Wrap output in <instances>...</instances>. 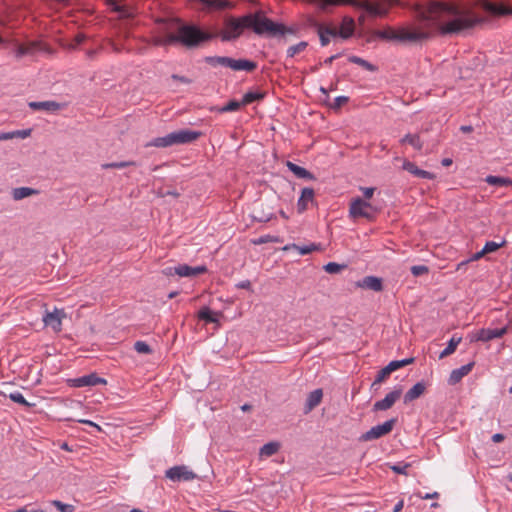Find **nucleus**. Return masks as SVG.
Returning a JSON list of instances; mask_svg holds the SVG:
<instances>
[{
  "mask_svg": "<svg viewBox=\"0 0 512 512\" xmlns=\"http://www.w3.org/2000/svg\"><path fill=\"white\" fill-rule=\"evenodd\" d=\"M414 14L420 29L395 30L387 27L375 30L374 37L387 41L416 43L430 38L433 31H439L441 35L459 34L482 22V19L471 11L445 1L433 0L426 4H417Z\"/></svg>",
  "mask_w": 512,
  "mask_h": 512,
  "instance_id": "nucleus-1",
  "label": "nucleus"
},
{
  "mask_svg": "<svg viewBox=\"0 0 512 512\" xmlns=\"http://www.w3.org/2000/svg\"><path fill=\"white\" fill-rule=\"evenodd\" d=\"M159 24L161 25L159 28L160 32L164 34L153 38V44L156 46H167L180 42L185 46L192 47L211 38V35L202 32L194 26H181L178 28L177 33H173L168 30L175 25L174 22L161 20Z\"/></svg>",
  "mask_w": 512,
  "mask_h": 512,
  "instance_id": "nucleus-2",
  "label": "nucleus"
},
{
  "mask_svg": "<svg viewBox=\"0 0 512 512\" xmlns=\"http://www.w3.org/2000/svg\"><path fill=\"white\" fill-rule=\"evenodd\" d=\"M245 20L249 28L258 35L275 36L285 33L283 25L273 22L260 12L245 15Z\"/></svg>",
  "mask_w": 512,
  "mask_h": 512,
  "instance_id": "nucleus-3",
  "label": "nucleus"
},
{
  "mask_svg": "<svg viewBox=\"0 0 512 512\" xmlns=\"http://www.w3.org/2000/svg\"><path fill=\"white\" fill-rule=\"evenodd\" d=\"M355 21L352 17H343L341 23L338 24H324L322 23V46H326L330 42V37L333 39L341 38L346 40L354 34Z\"/></svg>",
  "mask_w": 512,
  "mask_h": 512,
  "instance_id": "nucleus-4",
  "label": "nucleus"
},
{
  "mask_svg": "<svg viewBox=\"0 0 512 512\" xmlns=\"http://www.w3.org/2000/svg\"><path fill=\"white\" fill-rule=\"evenodd\" d=\"M200 136L201 133L198 131L183 129L174 131L163 137L155 138L151 142L147 143L146 146L169 147L175 144H186L197 140Z\"/></svg>",
  "mask_w": 512,
  "mask_h": 512,
  "instance_id": "nucleus-5",
  "label": "nucleus"
},
{
  "mask_svg": "<svg viewBox=\"0 0 512 512\" xmlns=\"http://www.w3.org/2000/svg\"><path fill=\"white\" fill-rule=\"evenodd\" d=\"M206 62L215 66H224L232 69L233 71H247L252 72L257 68V63L247 59H233L225 56L208 57Z\"/></svg>",
  "mask_w": 512,
  "mask_h": 512,
  "instance_id": "nucleus-6",
  "label": "nucleus"
},
{
  "mask_svg": "<svg viewBox=\"0 0 512 512\" xmlns=\"http://www.w3.org/2000/svg\"><path fill=\"white\" fill-rule=\"evenodd\" d=\"M249 28L245 16L240 18L229 17L224 22V27L220 32L222 41H230L238 38L243 30Z\"/></svg>",
  "mask_w": 512,
  "mask_h": 512,
  "instance_id": "nucleus-7",
  "label": "nucleus"
},
{
  "mask_svg": "<svg viewBox=\"0 0 512 512\" xmlns=\"http://www.w3.org/2000/svg\"><path fill=\"white\" fill-rule=\"evenodd\" d=\"M377 210L367 201L360 197L351 200L349 214L353 219L365 218L369 221L375 219Z\"/></svg>",
  "mask_w": 512,
  "mask_h": 512,
  "instance_id": "nucleus-8",
  "label": "nucleus"
},
{
  "mask_svg": "<svg viewBox=\"0 0 512 512\" xmlns=\"http://www.w3.org/2000/svg\"><path fill=\"white\" fill-rule=\"evenodd\" d=\"M396 423H397V418H391V419L387 420L386 422H384L383 424L374 426L367 432L363 433L360 436L359 440L367 442V441L379 439V438L389 434L393 430Z\"/></svg>",
  "mask_w": 512,
  "mask_h": 512,
  "instance_id": "nucleus-9",
  "label": "nucleus"
},
{
  "mask_svg": "<svg viewBox=\"0 0 512 512\" xmlns=\"http://www.w3.org/2000/svg\"><path fill=\"white\" fill-rule=\"evenodd\" d=\"M37 52H44L52 54V49L42 41H29L18 45L16 50L17 57H23L25 55H34Z\"/></svg>",
  "mask_w": 512,
  "mask_h": 512,
  "instance_id": "nucleus-10",
  "label": "nucleus"
},
{
  "mask_svg": "<svg viewBox=\"0 0 512 512\" xmlns=\"http://www.w3.org/2000/svg\"><path fill=\"white\" fill-rule=\"evenodd\" d=\"M351 6L364 10L373 17H385L388 14V8L379 4H374L370 0H352Z\"/></svg>",
  "mask_w": 512,
  "mask_h": 512,
  "instance_id": "nucleus-11",
  "label": "nucleus"
},
{
  "mask_svg": "<svg viewBox=\"0 0 512 512\" xmlns=\"http://www.w3.org/2000/svg\"><path fill=\"white\" fill-rule=\"evenodd\" d=\"M165 476L174 482L191 481L197 477L192 470H189L188 467L184 465L174 466L168 469Z\"/></svg>",
  "mask_w": 512,
  "mask_h": 512,
  "instance_id": "nucleus-12",
  "label": "nucleus"
},
{
  "mask_svg": "<svg viewBox=\"0 0 512 512\" xmlns=\"http://www.w3.org/2000/svg\"><path fill=\"white\" fill-rule=\"evenodd\" d=\"M66 317L64 310L55 308L52 312L46 311L43 316L45 326L52 328L54 332L62 329V320Z\"/></svg>",
  "mask_w": 512,
  "mask_h": 512,
  "instance_id": "nucleus-13",
  "label": "nucleus"
},
{
  "mask_svg": "<svg viewBox=\"0 0 512 512\" xmlns=\"http://www.w3.org/2000/svg\"><path fill=\"white\" fill-rule=\"evenodd\" d=\"M402 394V388H395L393 391L389 392L384 399L376 401L373 405L374 411H385L390 409L395 402L400 398Z\"/></svg>",
  "mask_w": 512,
  "mask_h": 512,
  "instance_id": "nucleus-14",
  "label": "nucleus"
},
{
  "mask_svg": "<svg viewBox=\"0 0 512 512\" xmlns=\"http://www.w3.org/2000/svg\"><path fill=\"white\" fill-rule=\"evenodd\" d=\"M481 7L485 12L493 16L512 15V8L506 7L501 3L492 2L490 0H482Z\"/></svg>",
  "mask_w": 512,
  "mask_h": 512,
  "instance_id": "nucleus-15",
  "label": "nucleus"
},
{
  "mask_svg": "<svg viewBox=\"0 0 512 512\" xmlns=\"http://www.w3.org/2000/svg\"><path fill=\"white\" fill-rule=\"evenodd\" d=\"M106 4L111 7L112 11L117 12L119 14L120 19H132L136 16L137 11L135 8L126 5L120 4L116 0H106Z\"/></svg>",
  "mask_w": 512,
  "mask_h": 512,
  "instance_id": "nucleus-16",
  "label": "nucleus"
},
{
  "mask_svg": "<svg viewBox=\"0 0 512 512\" xmlns=\"http://www.w3.org/2000/svg\"><path fill=\"white\" fill-rule=\"evenodd\" d=\"M69 382L72 387H86L106 384V380L97 376L95 373L71 379Z\"/></svg>",
  "mask_w": 512,
  "mask_h": 512,
  "instance_id": "nucleus-17",
  "label": "nucleus"
},
{
  "mask_svg": "<svg viewBox=\"0 0 512 512\" xmlns=\"http://www.w3.org/2000/svg\"><path fill=\"white\" fill-rule=\"evenodd\" d=\"M507 333V328L503 327L500 329H490V328H482L480 329L472 341H482V342H488L490 340H493L495 338H501Z\"/></svg>",
  "mask_w": 512,
  "mask_h": 512,
  "instance_id": "nucleus-18",
  "label": "nucleus"
},
{
  "mask_svg": "<svg viewBox=\"0 0 512 512\" xmlns=\"http://www.w3.org/2000/svg\"><path fill=\"white\" fill-rule=\"evenodd\" d=\"M356 286L365 290L381 292L383 290V280L376 276H365L356 282Z\"/></svg>",
  "mask_w": 512,
  "mask_h": 512,
  "instance_id": "nucleus-19",
  "label": "nucleus"
},
{
  "mask_svg": "<svg viewBox=\"0 0 512 512\" xmlns=\"http://www.w3.org/2000/svg\"><path fill=\"white\" fill-rule=\"evenodd\" d=\"M207 272V268L204 265L191 267L187 264H179L177 266L176 274L179 277H196L198 275L204 274Z\"/></svg>",
  "mask_w": 512,
  "mask_h": 512,
  "instance_id": "nucleus-20",
  "label": "nucleus"
},
{
  "mask_svg": "<svg viewBox=\"0 0 512 512\" xmlns=\"http://www.w3.org/2000/svg\"><path fill=\"white\" fill-rule=\"evenodd\" d=\"M474 365V362H470L466 365L461 366L458 369L452 370L448 378V384L456 385L457 383H459L464 376L468 375L472 371Z\"/></svg>",
  "mask_w": 512,
  "mask_h": 512,
  "instance_id": "nucleus-21",
  "label": "nucleus"
},
{
  "mask_svg": "<svg viewBox=\"0 0 512 512\" xmlns=\"http://www.w3.org/2000/svg\"><path fill=\"white\" fill-rule=\"evenodd\" d=\"M314 190L312 188H304L297 202V210L299 213L306 211L310 204L314 202Z\"/></svg>",
  "mask_w": 512,
  "mask_h": 512,
  "instance_id": "nucleus-22",
  "label": "nucleus"
},
{
  "mask_svg": "<svg viewBox=\"0 0 512 512\" xmlns=\"http://www.w3.org/2000/svg\"><path fill=\"white\" fill-rule=\"evenodd\" d=\"M320 246L316 243H308L304 245H298V244H287L285 245L282 250L283 251H291L295 250L299 255H308L314 251H318Z\"/></svg>",
  "mask_w": 512,
  "mask_h": 512,
  "instance_id": "nucleus-23",
  "label": "nucleus"
},
{
  "mask_svg": "<svg viewBox=\"0 0 512 512\" xmlns=\"http://www.w3.org/2000/svg\"><path fill=\"white\" fill-rule=\"evenodd\" d=\"M403 169L408 171L409 173L413 174L414 176L419 177V178L434 179V177H435L433 173L418 168L415 165V163H413L411 161H408V160L404 161Z\"/></svg>",
  "mask_w": 512,
  "mask_h": 512,
  "instance_id": "nucleus-24",
  "label": "nucleus"
},
{
  "mask_svg": "<svg viewBox=\"0 0 512 512\" xmlns=\"http://www.w3.org/2000/svg\"><path fill=\"white\" fill-rule=\"evenodd\" d=\"M426 390V384L424 382H417L412 388H410L404 395V403L414 401L424 394Z\"/></svg>",
  "mask_w": 512,
  "mask_h": 512,
  "instance_id": "nucleus-25",
  "label": "nucleus"
},
{
  "mask_svg": "<svg viewBox=\"0 0 512 512\" xmlns=\"http://www.w3.org/2000/svg\"><path fill=\"white\" fill-rule=\"evenodd\" d=\"M28 106L35 111L43 110L48 112H54L60 109V104L55 101H33L29 102Z\"/></svg>",
  "mask_w": 512,
  "mask_h": 512,
  "instance_id": "nucleus-26",
  "label": "nucleus"
},
{
  "mask_svg": "<svg viewBox=\"0 0 512 512\" xmlns=\"http://www.w3.org/2000/svg\"><path fill=\"white\" fill-rule=\"evenodd\" d=\"M322 94L325 95V99H322V104L327 105L329 108L333 109L334 111L339 110L344 104H346L349 101V98L346 96H338L336 97L332 103H330L329 100V94L327 93L326 89L322 87Z\"/></svg>",
  "mask_w": 512,
  "mask_h": 512,
  "instance_id": "nucleus-27",
  "label": "nucleus"
},
{
  "mask_svg": "<svg viewBox=\"0 0 512 512\" xmlns=\"http://www.w3.org/2000/svg\"><path fill=\"white\" fill-rule=\"evenodd\" d=\"M221 315L222 314L220 312H212L208 307H202L199 310L197 317L206 323H218Z\"/></svg>",
  "mask_w": 512,
  "mask_h": 512,
  "instance_id": "nucleus-28",
  "label": "nucleus"
},
{
  "mask_svg": "<svg viewBox=\"0 0 512 512\" xmlns=\"http://www.w3.org/2000/svg\"><path fill=\"white\" fill-rule=\"evenodd\" d=\"M38 193V190L30 187H18L12 190V197L15 201H19L24 198L37 195Z\"/></svg>",
  "mask_w": 512,
  "mask_h": 512,
  "instance_id": "nucleus-29",
  "label": "nucleus"
},
{
  "mask_svg": "<svg viewBox=\"0 0 512 512\" xmlns=\"http://www.w3.org/2000/svg\"><path fill=\"white\" fill-rule=\"evenodd\" d=\"M319 404H320V389H316L309 394L307 401L305 403V406H304V412L309 413Z\"/></svg>",
  "mask_w": 512,
  "mask_h": 512,
  "instance_id": "nucleus-30",
  "label": "nucleus"
},
{
  "mask_svg": "<svg viewBox=\"0 0 512 512\" xmlns=\"http://www.w3.org/2000/svg\"><path fill=\"white\" fill-rule=\"evenodd\" d=\"M401 144L408 143L416 150L420 151L423 148V142L418 134H406L401 140Z\"/></svg>",
  "mask_w": 512,
  "mask_h": 512,
  "instance_id": "nucleus-31",
  "label": "nucleus"
},
{
  "mask_svg": "<svg viewBox=\"0 0 512 512\" xmlns=\"http://www.w3.org/2000/svg\"><path fill=\"white\" fill-rule=\"evenodd\" d=\"M280 449V444L278 442H269L262 446L260 449L259 455L260 457H270L276 454Z\"/></svg>",
  "mask_w": 512,
  "mask_h": 512,
  "instance_id": "nucleus-32",
  "label": "nucleus"
},
{
  "mask_svg": "<svg viewBox=\"0 0 512 512\" xmlns=\"http://www.w3.org/2000/svg\"><path fill=\"white\" fill-rule=\"evenodd\" d=\"M461 337L453 336L448 342L447 347L440 353L439 358L443 359L455 352L458 344L461 342Z\"/></svg>",
  "mask_w": 512,
  "mask_h": 512,
  "instance_id": "nucleus-33",
  "label": "nucleus"
},
{
  "mask_svg": "<svg viewBox=\"0 0 512 512\" xmlns=\"http://www.w3.org/2000/svg\"><path fill=\"white\" fill-rule=\"evenodd\" d=\"M286 166L288 167V169L294 173L295 176H297L298 178H312L311 174L309 171H307L305 168L303 167H300L290 161H288L286 163Z\"/></svg>",
  "mask_w": 512,
  "mask_h": 512,
  "instance_id": "nucleus-34",
  "label": "nucleus"
},
{
  "mask_svg": "<svg viewBox=\"0 0 512 512\" xmlns=\"http://www.w3.org/2000/svg\"><path fill=\"white\" fill-rule=\"evenodd\" d=\"M265 96V93L263 92H260V91H250V92H247L244 94L243 98H242V104L243 105H248V104H251L255 101H259V100H262Z\"/></svg>",
  "mask_w": 512,
  "mask_h": 512,
  "instance_id": "nucleus-35",
  "label": "nucleus"
},
{
  "mask_svg": "<svg viewBox=\"0 0 512 512\" xmlns=\"http://www.w3.org/2000/svg\"><path fill=\"white\" fill-rule=\"evenodd\" d=\"M387 466L396 474L408 476V469L411 467V463L400 462L398 464H387Z\"/></svg>",
  "mask_w": 512,
  "mask_h": 512,
  "instance_id": "nucleus-36",
  "label": "nucleus"
},
{
  "mask_svg": "<svg viewBox=\"0 0 512 512\" xmlns=\"http://www.w3.org/2000/svg\"><path fill=\"white\" fill-rule=\"evenodd\" d=\"M485 182L493 186H508L509 178L502 176L488 175Z\"/></svg>",
  "mask_w": 512,
  "mask_h": 512,
  "instance_id": "nucleus-37",
  "label": "nucleus"
},
{
  "mask_svg": "<svg viewBox=\"0 0 512 512\" xmlns=\"http://www.w3.org/2000/svg\"><path fill=\"white\" fill-rule=\"evenodd\" d=\"M348 61L351 62V63H354V64H357L361 67H363L364 69L368 70V71H375L376 70V67L371 64L370 62L366 61L365 59L363 58H360L358 56H350L348 58Z\"/></svg>",
  "mask_w": 512,
  "mask_h": 512,
  "instance_id": "nucleus-38",
  "label": "nucleus"
},
{
  "mask_svg": "<svg viewBox=\"0 0 512 512\" xmlns=\"http://www.w3.org/2000/svg\"><path fill=\"white\" fill-rule=\"evenodd\" d=\"M347 265L345 264H338L335 262H329L328 264L324 265L322 268L329 274H337L341 270L345 269Z\"/></svg>",
  "mask_w": 512,
  "mask_h": 512,
  "instance_id": "nucleus-39",
  "label": "nucleus"
},
{
  "mask_svg": "<svg viewBox=\"0 0 512 512\" xmlns=\"http://www.w3.org/2000/svg\"><path fill=\"white\" fill-rule=\"evenodd\" d=\"M506 244V241L503 240L500 243L494 242V241H488L485 243L483 247V251L485 254H489L492 252L497 251L499 248L503 247Z\"/></svg>",
  "mask_w": 512,
  "mask_h": 512,
  "instance_id": "nucleus-40",
  "label": "nucleus"
},
{
  "mask_svg": "<svg viewBox=\"0 0 512 512\" xmlns=\"http://www.w3.org/2000/svg\"><path fill=\"white\" fill-rule=\"evenodd\" d=\"M390 374L391 373L387 369L386 366L384 368H382L381 370H379L377 375H376V377H375L374 382L372 383V387L376 386L377 384H380V383L384 382L390 376Z\"/></svg>",
  "mask_w": 512,
  "mask_h": 512,
  "instance_id": "nucleus-41",
  "label": "nucleus"
},
{
  "mask_svg": "<svg viewBox=\"0 0 512 512\" xmlns=\"http://www.w3.org/2000/svg\"><path fill=\"white\" fill-rule=\"evenodd\" d=\"M307 46L306 42H300L296 45L290 46L287 49V56L288 57H294L295 55L301 53Z\"/></svg>",
  "mask_w": 512,
  "mask_h": 512,
  "instance_id": "nucleus-42",
  "label": "nucleus"
},
{
  "mask_svg": "<svg viewBox=\"0 0 512 512\" xmlns=\"http://www.w3.org/2000/svg\"><path fill=\"white\" fill-rule=\"evenodd\" d=\"M242 104V101L241 102H238L236 100H231L229 101L225 106H223L222 108H220V112L222 113H226V112H234V111H237L239 110V108L241 107Z\"/></svg>",
  "mask_w": 512,
  "mask_h": 512,
  "instance_id": "nucleus-43",
  "label": "nucleus"
},
{
  "mask_svg": "<svg viewBox=\"0 0 512 512\" xmlns=\"http://www.w3.org/2000/svg\"><path fill=\"white\" fill-rule=\"evenodd\" d=\"M30 134H31L30 129L7 132L8 140L14 139V138L25 139V138L29 137Z\"/></svg>",
  "mask_w": 512,
  "mask_h": 512,
  "instance_id": "nucleus-44",
  "label": "nucleus"
},
{
  "mask_svg": "<svg viewBox=\"0 0 512 512\" xmlns=\"http://www.w3.org/2000/svg\"><path fill=\"white\" fill-rule=\"evenodd\" d=\"M52 505L55 506L60 512H74L75 507L71 504H65L59 500H53Z\"/></svg>",
  "mask_w": 512,
  "mask_h": 512,
  "instance_id": "nucleus-45",
  "label": "nucleus"
},
{
  "mask_svg": "<svg viewBox=\"0 0 512 512\" xmlns=\"http://www.w3.org/2000/svg\"><path fill=\"white\" fill-rule=\"evenodd\" d=\"M134 349L138 353H140V354H149V353H151L150 346L146 342H144V341H137L134 344Z\"/></svg>",
  "mask_w": 512,
  "mask_h": 512,
  "instance_id": "nucleus-46",
  "label": "nucleus"
},
{
  "mask_svg": "<svg viewBox=\"0 0 512 512\" xmlns=\"http://www.w3.org/2000/svg\"><path fill=\"white\" fill-rule=\"evenodd\" d=\"M413 276L418 277L429 272V268L426 265H415L410 269Z\"/></svg>",
  "mask_w": 512,
  "mask_h": 512,
  "instance_id": "nucleus-47",
  "label": "nucleus"
},
{
  "mask_svg": "<svg viewBox=\"0 0 512 512\" xmlns=\"http://www.w3.org/2000/svg\"><path fill=\"white\" fill-rule=\"evenodd\" d=\"M9 398L16 402V403H19L21 405H24V406H30V404L26 401V399L24 398V396L22 395V393L20 392H13L9 395Z\"/></svg>",
  "mask_w": 512,
  "mask_h": 512,
  "instance_id": "nucleus-48",
  "label": "nucleus"
},
{
  "mask_svg": "<svg viewBox=\"0 0 512 512\" xmlns=\"http://www.w3.org/2000/svg\"><path fill=\"white\" fill-rule=\"evenodd\" d=\"M134 164H135L134 162H113V163L104 164L103 168H105V169H108V168L121 169V168H125L127 166L134 165Z\"/></svg>",
  "mask_w": 512,
  "mask_h": 512,
  "instance_id": "nucleus-49",
  "label": "nucleus"
},
{
  "mask_svg": "<svg viewBox=\"0 0 512 512\" xmlns=\"http://www.w3.org/2000/svg\"><path fill=\"white\" fill-rule=\"evenodd\" d=\"M307 22L315 29V32L320 36V24L317 18L312 14H307Z\"/></svg>",
  "mask_w": 512,
  "mask_h": 512,
  "instance_id": "nucleus-50",
  "label": "nucleus"
},
{
  "mask_svg": "<svg viewBox=\"0 0 512 512\" xmlns=\"http://www.w3.org/2000/svg\"><path fill=\"white\" fill-rule=\"evenodd\" d=\"M361 190L363 191V195L366 199L372 198L375 188L373 187H361Z\"/></svg>",
  "mask_w": 512,
  "mask_h": 512,
  "instance_id": "nucleus-51",
  "label": "nucleus"
},
{
  "mask_svg": "<svg viewBox=\"0 0 512 512\" xmlns=\"http://www.w3.org/2000/svg\"><path fill=\"white\" fill-rule=\"evenodd\" d=\"M386 367L390 371V373L401 368L399 360L391 361Z\"/></svg>",
  "mask_w": 512,
  "mask_h": 512,
  "instance_id": "nucleus-52",
  "label": "nucleus"
},
{
  "mask_svg": "<svg viewBox=\"0 0 512 512\" xmlns=\"http://www.w3.org/2000/svg\"><path fill=\"white\" fill-rule=\"evenodd\" d=\"M176 271H177V266L175 267H166L162 270V273L165 275V276H174V275H177L176 274Z\"/></svg>",
  "mask_w": 512,
  "mask_h": 512,
  "instance_id": "nucleus-53",
  "label": "nucleus"
},
{
  "mask_svg": "<svg viewBox=\"0 0 512 512\" xmlns=\"http://www.w3.org/2000/svg\"><path fill=\"white\" fill-rule=\"evenodd\" d=\"M84 40H85V35L77 34L74 38V44H72L70 47L75 48L77 45L81 44Z\"/></svg>",
  "mask_w": 512,
  "mask_h": 512,
  "instance_id": "nucleus-54",
  "label": "nucleus"
},
{
  "mask_svg": "<svg viewBox=\"0 0 512 512\" xmlns=\"http://www.w3.org/2000/svg\"><path fill=\"white\" fill-rule=\"evenodd\" d=\"M172 79L176 80V81H179V82H181L183 84H190L191 83V80L189 78L184 77V76H179V75H176V74L172 75Z\"/></svg>",
  "mask_w": 512,
  "mask_h": 512,
  "instance_id": "nucleus-55",
  "label": "nucleus"
},
{
  "mask_svg": "<svg viewBox=\"0 0 512 512\" xmlns=\"http://www.w3.org/2000/svg\"><path fill=\"white\" fill-rule=\"evenodd\" d=\"M486 254L484 253L483 249L479 252H476L474 253L469 259L468 261L471 262V261H477L479 259H481L483 256H485Z\"/></svg>",
  "mask_w": 512,
  "mask_h": 512,
  "instance_id": "nucleus-56",
  "label": "nucleus"
},
{
  "mask_svg": "<svg viewBox=\"0 0 512 512\" xmlns=\"http://www.w3.org/2000/svg\"><path fill=\"white\" fill-rule=\"evenodd\" d=\"M78 422L82 423V424H86V425L92 426V427L96 428L98 431H101V427L98 424H96V423H94V422H92L90 420L79 419Z\"/></svg>",
  "mask_w": 512,
  "mask_h": 512,
  "instance_id": "nucleus-57",
  "label": "nucleus"
},
{
  "mask_svg": "<svg viewBox=\"0 0 512 512\" xmlns=\"http://www.w3.org/2000/svg\"><path fill=\"white\" fill-rule=\"evenodd\" d=\"M414 361H415V358H413V357H410V358H406V359L399 360V362H400V367H401V368H402V367H405V366H407V365H409V364L414 363Z\"/></svg>",
  "mask_w": 512,
  "mask_h": 512,
  "instance_id": "nucleus-58",
  "label": "nucleus"
},
{
  "mask_svg": "<svg viewBox=\"0 0 512 512\" xmlns=\"http://www.w3.org/2000/svg\"><path fill=\"white\" fill-rule=\"evenodd\" d=\"M504 439H505V436L502 433H496L492 436V441L495 443L502 442Z\"/></svg>",
  "mask_w": 512,
  "mask_h": 512,
  "instance_id": "nucleus-59",
  "label": "nucleus"
},
{
  "mask_svg": "<svg viewBox=\"0 0 512 512\" xmlns=\"http://www.w3.org/2000/svg\"><path fill=\"white\" fill-rule=\"evenodd\" d=\"M237 287L241 288V289H250L251 288V283H250L249 280H245V281H242V282L238 283Z\"/></svg>",
  "mask_w": 512,
  "mask_h": 512,
  "instance_id": "nucleus-60",
  "label": "nucleus"
},
{
  "mask_svg": "<svg viewBox=\"0 0 512 512\" xmlns=\"http://www.w3.org/2000/svg\"><path fill=\"white\" fill-rule=\"evenodd\" d=\"M404 507V501L401 499L397 502V504L394 506L393 512H400Z\"/></svg>",
  "mask_w": 512,
  "mask_h": 512,
  "instance_id": "nucleus-61",
  "label": "nucleus"
},
{
  "mask_svg": "<svg viewBox=\"0 0 512 512\" xmlns=\"http://www.w3.org/2000/svg\"><path fill=\"white\" fill-rule=\"evenodd\" d=\"M460 131L463 133H470L473 131V127L471 125H462L460 127Z\"/></svg>",
  "mask_w": 512,
  "mask_h": 512,
  "instance_id": "nucleus-62",
  "label": "nucleus"
},
{
  "mask_svg": "<svg viewBox=\"0 0 512 512\" xmlns=\"http://www.w3.org/2000/svg\"><path fill=\"white\" fill-rule=\"evenodd\" d=\"M439 494L437 492L434 493H427L422 498L423 499H432V498H438Z\"/></svg>",
  "mask_w": 512,
  "mask_h": 512,
  "instance_id": "nucleus-63",
  "label": "nucleus"
},
{
  "mask_svg": "<svg viewBox=\"0 0 512 512\" xmlns=\"http://www.w3.org/2000/svg\"><path fill=\"white\" fill-rule=\"evenodd\" d=\"M441 164L445 167H448L452 164V159L450 158H444L442 161H441Z\"/></svg>",
  "mask_w": 512,
  "mask_h": 512,
  "instance_id": "nucleus-64",
  "label": "nucleus"
}]
</instances>
